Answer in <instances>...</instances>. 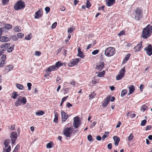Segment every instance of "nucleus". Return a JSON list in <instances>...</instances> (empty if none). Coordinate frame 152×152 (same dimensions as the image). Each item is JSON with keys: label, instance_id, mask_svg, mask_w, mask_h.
<instances>
[{"label": "nucleus", "instance_id": "obj_1", "mask_svg": "<svg viewBox=\"0 0 152 152\" xmlns=\"http://www.w3.org/2000/svg\"><path fill=\"white\" fill-rule=\"evenodd\" d=\"M152 33V26L148 25L144 28L142 33V37L145 39H147L151 35Z\"/></svg>", "mask_w": 152, "mask_h": 152}, {"label": "nucleus", "instance_id": "obj_2", "mask_svg": "<svg viewBox=\"0 0 152 152\" xmlns=\"http://www.w3.org/2000/svg\"><path fill=\"white\" fill-rule=\"evenodd\" d=\"M25 6L24 2L20 0L17 1L14 6V8L16 10L23 9Z\"/></svg>", "mask_w": 152, "mask_h": 152}, {"label": "nucleus", "instance_id": "obj_3", "mask_svg": "<svg viewBox=\"0 0 152 152\" xmlns=\"http://www.w3.org/2000/svg\"><path fill=\"white\" fill-rule=\"evenodd\" d=\"M115 53V48L112 47H109L106 48L104 52L105 56L110 57L114 55Z\"/></svg>", "mask_w": 152, "mask_h": 152}, {"label": "nucleus", "instance_id": "obj_4", "mask_svg": "<svg viewBox=\"0 0 152 152\" xmlns=\"http://www.w3.org/2000/svg\"><path fill=\"white\" fill-rule=\"evenodd\" d=\"M73 132V128L71 127L65 128L63 130V134L67 137H70Z\"/></svg>", "mask_w": 152, "mask_h": 152}, {"label": "nucleus", "instance_id": "obj_5", "mask_svg": "<svg viewBox=\"0 0 152 152\" xmlns=\"http://www.w3.org/2000/svg\"><path fill=\"white\" fill-rule=\"evenodd\" d=\"M80 120L79 116H76L74 118L73 125L75 128H77L80 125Z\"/></svg>", "mask_w": 152, "mask_h": 152}, {"label": "nucleus", "instance_id": "obj_6", "mask_svg": "<svg viewBox=\"0 0 152 152\" xmlns=\"http://www.w3.org/2000/svg\"><path fill=\"white\" fill-rule=\"evenodd\" d=\"M125 72V68L124 67L120 71L118 75L116 76V79L118 80L121 79L124 77Z\"/></svg>", "mask_w": 152, "mask_h": 152}, {"label": "nucleus", "instance_id": "obj_7", "mask_svg": "<svg viewBox=\"0 0 152 152\" xmlns=\"http://www.w3.org/2000/svg\"><path fill=\"white\" fill-rule=\"evenodd\" d=\"M142 11L140 10L137 9L136 10L135 19L139 20L142 17Z\"/></svg>", "mask_w": 152, "mask_h": 152}, {"label": "nucleus", "instance_id": "obj_8", "mask_svg": "<svg viewBox=\"0 0 152 152\" xmlns=\"http://www.w3.org/2000/svg\"><path fill=\"white\" fill-rule=\"evenodd\" d=\"M80 60V58H77L72 59L70 61V63L68 64V65L70 67L76 65Z\"/></svg>", "mask_w": 152, "mask_h": 152}, {"label": "nucleus", "instance_id": "obj_9", "mask_svg": "<svg viewBox=\"0 0 152 152\" xmlns=\"http://www.w3.org/2000/svg\"><path fill=\"white\" fill-rule=\"evenodd\" d=\"M144 50L146 52L148 55L150 56L152 54V47L151 44L148 45L144 48Z\"/></svg>", "mask_w": 152, "mask_h": 152}, {"label": "nucleus", "instance_id": "obj_10", "mask_svg": "<svg viewBox=\"0 0 152 152\" xmlns=\"http://www.w3.org/2000/svg\"><path fill=\"white\" fill-rule=\"evenodd\" d=\"M61 115L62 122L65 121L68 117V114L63 110L61 111Z\"/></svg>", "mask_w": 152, "mask_h": 152}, {"label": "nucleus", "instance_id": "obj_11", "mask_svg": "<svg viewBox=\"0 0 152 152\" xmlns=\"http://www.w3.org/2000/svg\"><path fill=\"white\" fill-rule=\"evenodd\" d=\"M111 96L109 95L104 100V102L102 104V106L104 107H105L107 106L110 102V100Z\"/></svg>", "mask_w": 152, "mask_h": 152}, {"label": "nucleus", "instance_id": "obj_12", "mask_svg": "<svg viewBox=\"0 0 152 152\" xmlns=\"http://www.w3.org/2000/svg\"><path fill=\"white\" fill-rule=\"evenodd\" d=\"M10 40V38L5 36H3L0 37V42H2L9 41Z\"/></svg>", "mask_w": 152, "mask_h": 152}, {"label": "nucleus", "instance_id": "obj_13", "mask_svg": "<svg viewBox=\"0 0 152 152\" xmlns=\"http://www.w3.org/2000/svg\"><path fill=\"white\" fill-rule=\"evenodd\" d=\"M104 63L103 62H101L99 63L98 65H96V68L99 71H101L104 66Z\"/></svg>", "mask_w": 152, "mask_h": 152}, {"label": "nucleus", "instance_id": "obj_14", "mask_svg": "<svg viewBox=\"0 0 152 152\" xmlns=\"http://www.w3.org/2000/svg\"><path fill=\"white\" fill-rule=\"evenodd\" d=\"M115 0H106V5L110 6L113 5L115 3Z\"/></svg>", "mask_w": 152, "mask_h": 152}, {"label": "nucleus", "instance_id": "obj_15", "mask_svg": "<svg viewBox=\"0 0 152 152\" xmlns=\"http://www.w3.org/2000/svg\"><path fill=\"white\" fill-rule=\"evenodd\" d=\"M42 11V10H39L35 12V16L34 17L35 18L38 19L41 17L42 14L40 13Z\"/></svg>", "mask_w": 152, "mask_h": 152}, {"label": "nucleus", "instance_id": "obj_16", "mask_svg": "<svg viewBox=\"0 0 152 152\" xmlns=\"http://www.w3.org/2000/svg\"><path fill=\"white\" fill-rule=\"evenodd\" d=\"M113 139L115 142V146H117L120 141V139L116 136H114L113 137Z\"/></svg>", "mask_w": 152, "mask_h": 152}, {"label": "nucleus", "instance_id": "obj_17", "mask_svg": "<svg viewBox=\"0 0 152 152\" xmlns=\"http://www.w3.org/2000/svg\"><path fill=\"white\" fill-rule=\"evenodd\" d=\"M10 137L11 140H16L17 138V133L16 132H12L10 135Z\"/></svg>", "mask_w": 152, "mask_h": 152}, {"label": "nucleus", "instance_id": "obj_18", "mask_svg": "<svg viewBox=\"0 0 152 152\" xmlns=\"http://www.w3.org/2000/svg\"><path fill=\"white\" fill-rule=\"evenodd\" d=\"M77 51L78 52L77 56L80 57L81 58H83L84 57V53L81 51L80 48H78Z\"/></svg>", "mask_w": 152, "mask_h": 152}, {"label": "nucleus", "instance_id": "obj_19", "mask_svg": "<svg viewBox=\"0 0 152 152\" xmlns=\"http://www.w3.org/2000/svg\"><path fill=\"white\" fill-rule=\"evenodd\" d=\"M129 92L128 95H129V94L132 93L135 90V87L133 85L130 86L129 87Z\"/></svg>", "mask_w": 152, "mask_h": 152}, {"label": "nucleus", "instance_id": "obj_20", "mask_svg": "<svg viewBox=\"0 0 152 152\" xmlns=\"http://www.w3.org/2000/svg\"><path fill=\"white\" fill-rule=\"evenodd\" d=\"M12 27V26L10 24H6L4 26L1 28H3V31H5L6 29H9L10 28H11Z\"/></svg>", "mask_w": 152, "mask_h": 152}, {"label": "nucleus", "instance_id": "obj_21", "mask_svg": "<svg viewBox=\"0 0 152 152\" xmlns=\"http://www.w3.org/2000/svg\"><path fill=\"white\" fill-rule=\"evenodd\" d=\"M56 69L55 66L54 65L52 66H50L46 70V72H50L53 70Z\"/></svg>", "mask_w": 152, "mask_h": 152}, {"label": "nucleus", "instance_id": "obj_22", "mask_svg": "<svg viewBox=\"0 0 152 152\" xmlns=\"http://www.w3.org/2000/svg\"><path fill=\"white\" fill-rule=\"evenodd\" d=\"M126 115L128 116H129L131 118H132L135 116L136 114L134 113H132V112H130L127 113Z\"/></svg>", "mask_w": 152, "mask_h": 152}, {"label": "nucleus", "instance_id": "obj_23", "mask_svg": "<svg viewBox=\"0 0 152 152\" xmlns=\"http://www.w3.org/2000/svg\"><path fill=\"white\" fill-rule=\"evenodd\" d=\"M142 41H141L140 44H137V46L135 48H136L137 47L138 48V49H137L135 51V52H137L140 50L141 46L142 45Z\"/></svg>", "mask_w": 152, "mask_h": 152}, {"label": "nucleus", "instance_id": "obj_24", "mask_svg": "<svg viewBox=\"0 0 152 152\" xmlns=\"http://www.w3.org/2000/svg\"><path fill=\"white\" fill-rule=\"evenodd\" d=\"M16 86L19 89L24 90V89L23 86L21 84L17 83L16 84Z\"/></svg>", "mask_w": 152, "mask_h": 152}, {"label": "nucleus", "instance_id": "obj_25", "mask_svg": "<svg viewBox=\"0 0 152 152\" xmlns=\"http://www.w3.org/2000/svg\"><path fill=\"white\" fill-rule=\"evenodd\" d=\"M130 56V53H128L125 57L124 60L123 62V64H124L125 63L126 61H128L129 59V58Z\"/></svg>", "mask_w": 152, "mask_h": 152}, {"label": "nucleus", "instance_id": "obj_26", "mask_svg": "<svg viewBox=\"0 0 152 152\" xmlns=\"http://www.w3.org/2000/svg\"><path fill=\"white\" fill-rule=\"evenodd\" d=\"M62 65L63 64L61 62L58 61L56 63L55 65H54V66H55V68L56 69L62 66Z\"/></svg>", "mask_w": 152, "mask_h": 152}, {"label": "nucleus", "instance_id": "obj_27", "mask_svg": "<svg viewBox=\"0 0 152 152\" xmlns=\"http://www.w3.org/2000/svg\"><path fill=\"white\" fill-rule=\"evenodd\" d=\"M10 43L3 44L1 45L0 47L1 48H7L10 46Z\"/></svg>", "mask_w": 152, "mask_h": 152}, {"label": "nucleus", "instance_id": "obj_28", "mask_svg": "<svg viewBox=\"0 0 152 152\" xmlns=\"http://www.w3.org/2000/svg\"><path fill=\"white\" fill-rule=\"evenodd\" d=\"M127 92V91L126 89L123 90L122 91L121 94V97H124Z\"/></svg>", "mask_w": 152, "mask_h": 152}, {"label": "nucleus", "instance_id": "obj_29", "mask_svg": "<svg viewBox=\"0 0 152 152\" xmlns=\"http://www.w3.org/2000/svg\"><path fill=\"white\" fill-rule=\"evenodd\" d=\"M18 95V94L17 92L14 91L12 94V97L13 99H15Z\"/></svg>", "mask_w": 152, "mask_h": 152}, {"label": "nucleus", "instance_id": "obj_30", "mask_svg": "<svg viewBox=\"0 0 152 152\" xmlns=\"http://www.w3.org/2000/svg\"><path fill=\"white\" fill-rule=\"evenodd\" d=\"M53 146V143L52 142H50L48 143L46 145V147L48 148H51Z\"/></svg>", "mask_w": 152, "mask_h": 152}, {"label": "nucleus", "instance_id": "obj_31", "mask_svg": "<svg viewBox=\"0 0 152 152\" xmlns=\"http://www.w3.org/2000/svg\"><path fill=\"white\" fill-rule=\"evenodd\" d=\"M32 35L31 33L27 35L25 38V39L27 40H29L31 39L32 38Z\"/></svg>", "mask_w": 152, "mask_h": 152}, {"label": "nucleus", "instance_id": "obj_32", "mask_svg": "<svg viewBox=\"0 0 152 152\" xmlns=\"http://www.w3.org/2000/svg\"><path fill=\"white\" fill-rule=\"evenodd\" d=\"M11 151V147L9 146L8 148H4L3 150V152H10Z\"/></svg>", "mask_w": 152, "mask_h": 152}, {"label": "nucleus", "instance_id": "obj_33", "mask_svg": "<svg viewBox=\"0 0 152 152\" xmlns=\"http://www.w3.org/2000/svg\"><path fill=\"white\" fill-rule=\"evenodd\" d=\"M44 113V112L42 110L36 112V114L37 115H43Z\"/></svg>", "mask_w": 152, "mask_h": 152}, {"label": "nucleus", "instance_id": "obj_34", "mask_svg": "<svg viewBox=\"0 0 152 152\" xmlns=\"http://www.w3.org/2000/svg\"><path fill=\"white\" fill-rule=\"evenodd\" d=\"M96 95V94L94 92H93L92 93L90 94L89 96V99H92L94 98L95 96Z\"/></svg>", "mask_w": 152, "mask_h": 152}, {"label": "nucleus", "instance_id": "obj_35", "mask_svg": "<svg viewBox=\"0 0 152 152\" xmlns=\"http://www.w3.org/2000/svg\"><path fill=\"white\" fill-rule=\"evenodd\" d=\"M68 97V96H67L65 97H64L61 100V104H60V105L61 106H62V104L65 101L67 98Z\"/></svg>", "mask_w": 152, "mask_h": 152}, {"label": "nucleus", "instance_id": "obj_36", "mask_svg": "<svg viewBox=\"0 0 152 152\" xmlns=\"http://www.w3.org/2000/svg\"><path fill=\"white\" fill-rule=\"evenodd\" d=\"M13 68V66L12 65H10L5 67V69H8L9 71H10L12 70Z\"/></svg>", "mask_w": 152, "mask_h": 152}, {"label": "nucleus", "instance_id": "obj_37", "mask_svg": "<svg viewBox=\"0 0 152 152\" xmlns=\"http://www.w3.org/2000/svg\"><path fill=\"white\" fill-rule=\"evenodd\" d=\"M105 73V72L104 71H103L102 72H100L98 75H97V76H98L99 77H102L104 76Z\"/></svg>", "mask_w": 152, "mask_h": 152}, {"label": "nucleus", "instance_id": "obj_38", "mask_svg": "<svg viewBox=\"0 0 152 152\" xmlns=\"http://www.w3.org/2000/svg\"><path fill=\"white\" fill-rule=\"evenodd\" d=\"M55 118H54L53 121L56 123H57L58 121V115H57L55 114Z\"/></svg>", "mask_w": 152, "mask_h": 152}, {"label": "nucleus", "instance_id": "obj_39", "mask_svg": "<svg viewBox=\"0 0 152 152\" xmlns=\"http://www.w3.org/2000/svg\"><path fill=\"white\" fill-rule=\"evenodd\" d=\"M10 37L14 41H16L18 39L17 37L15 35L12 36V35H11V36Z\"/></svg>", "mask_w": 152, "mask_h": 152}, {"label": "nucleus", "instance_id": "obj_40", "mask_svg": "<svg viewBox=\"0 0 152 152\" xmlns=\"http://www.w3.org/2000/svg\"><path fill=\"white\" fill-rule=\"evenodd\" d=\"M26 98L25 97H23L22 98L20 103H23L24 104H26Z\"/></svg>", "mask_w": 152, "mask_h": 152}, {"label": "nucleus", "instance_id": "obj_41", "mask_svg": "<svg viewBox=\"0 0 152 152\" xmlns=\"http://www.w3.org/2000/svg\"><path fill=\"white\" fill-rule=\"evenodd\" d=\"M133 134L132 133L128 137V140L129 141H131L132 140L133 138Z\"/></svg>", "mask_w": 152, "mask_h": 152}, {"label": "nucleus", "instance_id": "obj_42", "mask_svg": "<svg viewBox=\"0 0 152 152\" xmlns=\"http://www.w3.org/2000/svg\"><path fill=\"white\" fill-rule=\"evenodd\" d=\"M14 31L16 32H19L20 31V30L19 29L18 26H17L15 27Z\"/></svg>", "mask_w": 152, "mask_h": 152}, {"label": "nucleus", "instance_id": "obj_43", "mask_svg": "<svg viewBox=\"0 0 152 152\" xmlns=\"http://www.w3.org/2000/svg\"><path fill=\"white\" fill-rule=\"evenodd\" d=\"M88 140L90 142H92V136L91 134H89L88 135L87 137Z\"/></svg>", "mask_w": 152, "mask_h": 152}, {"label": "nucleus", "instance_id": "obj_44", "mask_svg": "<svg viewBox=\"0 0 152 152\" xmlns=\"http://www.w3.org/2000/svg\"><path fill=\"white\" fill-rule=\"evenodd\" d=\"M15 46L14 45L13 47H11L9 48L8 50H7V52L8 53L11 52L12 50H14V47Z\"/></svg>", "mask_w": 152, "mask_h": 152}, {"label": "nucleus", "instance_id": "obj_45", "mask_svg": "<svg viewBox=\"0 0 152 152\" xmlns=\"http://www.w3.org/2000/svg\"><path fill=\"white\" fill-rule=\"evenodd\" d=\"M73 30V27H71L68 29L67 31L68 33H71L72 32Z\"/></svg>", "mask_w": 152, "mask_h": 152}, {"label": "nucleus", "instance_id": "obj_46", "mask_svg": "<svg viewBox=\"0 0 152 152\" xmlns=\"http://www.w3.org/2000/svg\"><path fill=\"white\" fill-rule=\"evenodd\" d=\"M147 122L146 120H144L142 121L141 123V125L142 126H143L145 125Z\"/></svg>", "mask_w": 152, "mask_h": 152}, {"label": "nucleus", "instance_id": "obj_47", "mask_svg": "<svg viewBox=\"0 0 152 152\" xmlns=\"http://www.w3.org/2000/svg\"><path fill=\"white\" fill-rule=\"evenodd\" d=\"M8 142L7 141V140L5 141L4 142V147L5 148H8Z\"/></svg>", "mask_w": 152, "mask_h": 152}, {"label": "nucleus", "instance_id": "obj_48", "mask_svg": "<svg viewBox=\"0 0 152 152\" xmlns=\"http://www.w3.org/2000/svg\"><path fill=\"white\" fill-rule=\"evenodd\" d=\"M24 36V34L22 33H20L17 34V36L19 38H22Z\"/></svg>", "mask_w": 152, "mask_h": 152}, {"label": "nucleus", "instance_id": "obj_49", "mask_svg": "<svg viewBox=\"0 0 152 152\" xmlns=\"http://www.w3.org/2000/svg\"><path fill=\"white\" fill-rule=\"evenodd\" d=\"M99 50H96L93 51L92 53L93 55H95L97 54L99 52Z\"/></svg>", "mask_w": 152, "mask_h": 152}, {"label": "nucleus", "instance_id": "obj_50", "mask_svg": "<svg viewBox=\"0 0 152 152\" xmlns=\"http://www.w3.org/2000/svg\"><path fill=\"white\" fill-rule=\"evenodd\" d=\"M45 10L46 11V13H48L50 12V9L49 7H46L45 8Z\"/></svg>", "mask_w": 152, "mask_h": 152}, {"label": "nucleus", "instance_id": "obj_51", "mask_svg": "<svg viewBox=\"0 0 152 152\" xmlns=\"http://www.w3.org/2000/svg\"><path fill=\"white\" fill-rule=\"evenodd\" d=\"M20 146L19 145H17L15 148L13 152H17L18 150L19 149Z\"/></svg>", "mask_w": 152, "mask_h": 152}, {"label": "nucleus", "instance_id": "obj_52", "mask_svg": "<svg viewBox=\"0 0 152 152\" xmlns=\"http://www.w3.org/2000/svg\"><path fill=\"white\" fill-rule=\"evenodd\" d=\"M6 59V55L5 54H4L3 55L2 57L1 58V59L2 61H4Z\"/></svg>", "mask_w": 152, "mask_h": 152}, {"label": "nucleus", "instance_id": "obj_53", "mask_svg": "<svg viewBox=\"0 0 152 152\" xmlns=\"http://www.w3.org/2000/svg\"><path fill=\"white\" fill-rule=\"evenodd\" d=\"M91 6V4L90 2L88 0L87 1V2L86 4V7L87 8H89Z\"/></svg>", "mask_w": 152, "mask_h": 152}, {"label": "nucleus", "instance_id": "obj_54", "mask_svg": "<svg viewBox=\"0 0 152 152\" xmlns=\"http://www.w3.org/2000/svg\"><path fill=\"white\" fill-rule=\"evenodd\" d=\"M27 86L28 87V89L30 90L31 89V84L30 83H27Z\"/></svg>", "mask_w": 152, "mask_h": 152}, {"label": "nucleus", "instance_id": "obj_55", "mask_svg": "<svg viewBox=\"0 0 152 152\" xmlns=\"http://www.w3.org/2000/svg\"><path fill=\"white\" fill-rule=\"evenodd\" d=\"M57 25V23L56 22H55L53 23L52 26H51V28L52 29H53L55 28L56 26Z\"/></svg>", "mask_w": 152, "mask_h": 152}, {"label": "nucleus", "instance_id": "obj_56", "mask_svg": "<svg viewBox=\"0 0 152 152\" xmlns=\"http://www.w3.org/2000/svg\"><path fill=\"white\" fill-rule=\"evenodd\" d=\"M35 55L38 56H40L41 54V52L39 51H35Z\"/></svg>", "mask_w": 152, "mask_h": 152}, {"label": "nucleus", "instance_id": "obj_57", "mask_svg": "<svg viewBox=\"0 0 152 152\" xmlns=\"http://www.w3.org/2000/svg\"><path fill=\"white\" fill-rule=\"evenodd\" d=\"M107 147L109 149H111L112 148V144L111 143H109L107 145Z\"/></svg>", "mask_w": 152, "mask_h": 152}, {"label": "nucleus", "instance_id": "obj_58", "mask_svg": "<svg viewBox=\"0 0 152 152\" xmlns=\"http://www.w3.org/2000/svg\"><path fill=\"white\" fill-rule=\"evenodd\" d=\"M151 128V125H148L146 127L145 130H150Z\"/></svg>", "mask_w": 152, "mask_h": 152}, {"label": "nucleus", "instance_id": "obj_59", "mask_svg": "<svg viewBox=\"0 0 152 152\" xmlns=\"http://www.w3.org/2000/svg\"><path fill=\"white\" fill-rule=\"evenodd\" d=\"M96 140L98 141H100L101 140V137L100 136L98 135L96 136Z\"/></svg>", "mask_w": 152, "mask_h": 152}, {"label": "nucleus", "instance_id": "obj_60", "mask_svg": "<svg viewBox=\"0 0 152 152\" xmlns=\"http://www.w3.org/2000/svg\"><path fill=\"white\" fill-rule=\"evenodd\" d=\"M144 87V85L142 84H141L140 86V90L141 92H142L143 91L142 88Z\"/></svg>", "mask_w": 152, "mask_h": 152}, {"label": "nucleus", "instance_id": "obj_61", "mask_svg": "<svg viewBox=\"0 0 152 152\" xmlns=\"http://www.w3.org/2000/svg\"><path fill=\"white\" fill-rule=\"evenodd\" d=\"M141 108H142V109L143 110V111H144L145 110L147 109V107L145 105H144L142 106V107Z\"/></svg>", "mask_w": 152, "mask_h": 152}, {"label": "nucleus", "instance_id": "obj_62", "mask_svg": "<svg viewBox=\"0 0 152 152\" xmlns=\"http://www.w3.org/2000/svg\"><path fill=\"white\" fill-rule=\"evenodd\" d=\"M9 0H3V4L4 5L7 4V3L9 1Z\"/></svg>", "mask_w": 152, "mask_h": 152}, {"label": "nucleus", "instance_id": "obj_63", "mask_svg": "<svg viewBox=\"0 0 152 152\" xmlns=\"http://www.w3.org/2000/svg\"><path fill=\"white\" fill-rule=\"evenodd\" d=\"M125 33H124V32L123 31H121L120 32H119L118 35L120 36H121L122 35H124V34Z\"/></svg>", "mask_w": 152, "mask_h": 152}, {"label": "nucleus", "instance_id": "obj_64", "mask_svg": "<svg viewBox=\"0 0 152 152\" xmlns=\"http://www.w3.org/2000/svg\"><path fill=\"white\" fill-rule=\"evenodd\" d=\"M21 103L20 102H18L16 101L15 102V105L16 106H18V105H20Z\"/></svg>", "mask_w": 152, "mask_h": 152}]
</instances>
